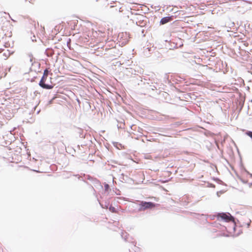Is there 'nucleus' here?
<instances>
[{
	"label": "nucleus",
	"mask_w": 252,
	"mask_h": 252,
	"mask_svg": "<svg viewBox=\"0 0 252 252\" xmlns=\"http://www.w3.org/2000/svg\"><path fill=\"white\" fill-rule=\"evenodd\" d=\"M7 53H4L3 54V55L5 57V59H6L9 56V55L10 54L8 50H7Z\"/></svg>",
	"instance_id": "11"
},
{
	"label": "nucleus",
	"mask_w": 252,
	"mask_h": 252,
	"mask_svg": "<svg viewBox=\"0 0 252 252\" xmlns=\"http://www.w3.org/2000/svg\"><path fill=\"white\" fill-rule=\"evenodd\" d=\"M241 181L244 183V184H246L247 183V181H245V180H243V179H241Z\"/></svg>",
	"instance_id": "16"
},
{
	"label": "nucleus",
	"mask_w": 252,
	"mask_h": 252,
	"mask_svg": "<svg viewBox=\"0 0 252 252\" xmlns=\"http://www.w3.org/2000/svg\"><path fill=\"white\" fill-rule=\"evenodd\" d=\"M155 206V204L151 202L142 201L138 209L139 211H142L147 209L152 208Z\"/></svg>",
	"instance_id": "2"
},
{
	"label": "nucleus",
	"mask_w": 252,
	"mask_h": 252,
	"mask_svg": "<svg viewBox=\"0 0 252 252\" xmlns=\"http://www.w3.org/2000/svg\"><path fill=\"white\" fill-rule=\"evenodd\" d=\"M122 237L126 242L133 243L132 241L131 238H129V235L127 233V232L124 231L121 233Z\"/></svg>",
	"instance_id": "4"
},
{
	"label": "nucleus",
	"mask_w": 252,
	"mask_h": 252,
	"mask_svg": "<svg viewBox=\"0 0 252 252\" xmlns=\"http://www.w3.org/2000/svg\"><path fill=\"white\" fill-rule=\"evenodd\" d=\"M246 134L252 139V131H247L246 132Z\"/></svg>",
	"instance_id": "10"
},
{
	"label": "nucleus",
	"mask_w": 252,
	"mask_h": 252,
	"mask_svg": "<svg viewBox=\"0 0 252 252\" xmlns=\"http://www.w3.org/2000/svg\"><path fill=\"white\" fill-rule=\"evenodd\" d=\"M104 188H105V190H107L109 188V185L105 184L104 185Z\"/></svg>",
	"instance_id": "12"
},
{
	"label": "nucleus",
	"mask_w": 252,
	"mask_h": 252,
	"mask_svg": "<svg viewBox=\"0 0 252 252\" xmlns=\"http://www.w3.org/2000/svg\"><path fill=\"white\" fill-rule=\"evenodd\" d=\"M109 210L112 211V212H115V208L114 207H110L109 208Z\"/></svg>",
	"instance_id": "13"
},
{
	"label": "nucleus",
	"mask_w": 252,
	"mask_h": 252,
	"mask_svg": "<svg viewBox=\"0 0 252 252\" xmlns=\"http://www.w3.org/2000/svg\"><path fill=\"white\" fill-rule=\"evenodd\" d=\"M218 218H220L221 220L226 221H234V218L229 213H219L218 214Z\"/></svg>",
	"instance_id": "3"
},
{
	"label": "nucleus",
	"mask_w": 252,
	"mask_h": 252,
	"mask_svg": "<svg viewBox=\"0 0 252 252\" xmlns=\"http://www.w3.org/2000/svg\"><path fill=\"white\" fill-rule=\"evenodd\" d=\"M230 26L234 27L235 26V23L234 22H231V24H230Z\"/></svg>",
	"instance_id": "17"
},
{
	"label": "nucleus",
	"mask_w": 252,
	"mask_h": 252,
	"mask_svg": "<svg viewBox=\"0 0 252 252\" xmlns=\"http://www.w3.org/2000/svg\"><path fill=\"white\" fill-rule=\"evenodd\" d=\"M153 51L152 48H147L144 50V54L145 56H149L151 54V52Z\"/></svg>",
	"instance_id": "6"
},
{
	"label": "nucleus",
	"mask_w": 252,
	"mask_h": 252,
	"mask_svg": "<svg viewBox=\"0 0 252 252\" xmlns=\"http://www.w3.org/2000/svg\"><path fill=\"white\" fill-rule=\"evenodd\" d=\"M1 49H0V52H1Z\"/></svg>",
	"instance_id": "21"
},
{
	"label": "nucleus",
	"mask_w": 252,
	"mask_h": 252,
	"mask_svg": "<svg viewBox=\"0 0 252 252\" xmlns=\"http://www.w3.org/2000/svg\"><path fill=\"white\" fill-rule=\"evenodd\" d=\"M172 20V18L171 16H167L165 17L160 20V24L161 25H164L165 24H166L169 22H170Z\"/></svg>",
	"instance_id": "5"
},
{
	"label": "nucleus",
	"mask_w": 252,
	"mask_h": 252,
	"mask_svg": "<svg viewBox=\"0 0 252 252\" xmlns=\"http://www.w3.org/2000/svg\"><path fill=\"white\" fill-rule=\"evenodd\" d=\"M251 176H252V174H251Z\"/></svg>",
	"instance_id": "22"
},
{
	"label": "nucleus",
	"mask_w": 252,
	"mask_h": 252,
	"mask_svg": "<svg viewBox=\"0 0 252 252\" xmlns=\"http://www.w3.org/2000/svg\"><path fill=\"white\" fill-rule=\"evenodd\" d=\"M146 22L144 21L143 20H139L138 22H136V25L141 27H143L146 25Z\"/></svg>",
	"instance_id": "8"
},
{
	"label": "nucleus",
	"mask_w": 252,
	"mask_h": 252,
	"mask_svg": "<svg viewBox=\"0 0 252 252\" xmlns=\"http://www.w3.org/2000/svg\"><path fill=\"white\" fill-rule=\"evenodd\" d=\"M250 222H249L248 223V227H249L250 226Z\"/></svg>",
	"instance_id": "20"
},
{
	"label": "nucleus",
	"mask_w": 252,
	"mask_h": 252,
	"mask_svg": "<svg viewBox=\"0 0 252 252\" xmlns=\"http://www.w3.org/2000/svg\"><path fill=\"white\" fill-rule=\"evenodd\" d=\"M49 74V71L47 69H46L44 71L43 75L39 83V85L43 89H52L53 88V86L52 85H48L45 84L46 80Z\"/></svg>",
	"instance_id": "1"
},
{
	"label": "nucleus",
	"mask_w": 252,
	"mask_h": 252,
	"mask_svg": "<svg viewBox=\"0 0 252 252\" xmlns=\"http://www.w3.org/2000/svg\"><path fill=\"white\" fill-rule=\"evenodd\" d=\"M45 53L48 57H51L54 54V52L52 49H47L46 50Z\"/></svg>",
	"instance_id": "7"
},
{
	"label": "nucleus",
	"mask_w": 252,
	"mask_h": 252,
	"mask_svg": "<svg viewBox=\"0 0 252 252\" xmlns=\"http://www.w3.org/2000/svg\"><path fill=\"white\" fill-rule=\"evenodd\" d=\"M133 127H135V128H137L136 131L137 132H138L140 134H143V129L142 128H140L139 126H137L135 125H132V126H131V129H133Z\"/></svg>",
	"instance_id": "9"
},
{
	"label": "nucleus",
	"mask_w": 252,
	"mask_h": 252,
	"mask_svg": "<svg viewBox=\"0 0 252 252\" xmlns=\"http://www.w3.org/2000/svg\"><path fill=\"white\" fill-rule=\"evenodd\" d=\"M131 129L133 130H134V131H136L137 128H136L135 127H133V129Z\"/></svg>",
	"instance_id": "18"
},
{
	"label": "nucleus",
	"mask_w": 252,
	"mask_h": 252,
	"mask_svg": "<svg viewBox=\"0 0 252 252\" xmlns=\"http://www.w3.org/2000/svg\"><path fill=\"white\" fill-rule=\"evenodd\" d=\"M249 187H251L252 186V183H249Z\"/></svg>",
	"instance_id": "19"
},
{
	"label": "nucleus",
	"mask_w": 252,
	"mask_h": 252,
	"mask_svg": "<svg viewBox=\"0 0 252 252\" xmlns=\"http://www.w3.org/2000/svg\"><path fill=\"white\" fill-rule=\"evenodd\" d=\"M77 23H78V21H75L72 22V23L71 24V25L72 24H73V25H74V27L75 25L77 26V25H76V24H77Z\"/></svg>",
	"instance_id": "14"
},
{
	"label": "nucleus",
	"mask_w": 252,
	"mask_h": 252,
	"mask_svg": "<svg viewBox=\"0 0 252 252\" xmlns=\"http://www.w3.org/2000/svg\"><path fill=\"white\" fill-rule=\"evenodd\" d=\"M31 38L32 41H36L35 36L34 35H33Z\"/></svg>",
	"instance_id": "15"
}]
</instances>
